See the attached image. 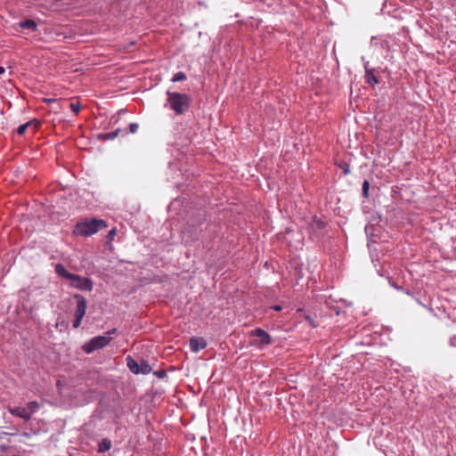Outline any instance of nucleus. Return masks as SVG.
Returning <instances> with one entry per match:
<instances>
[{
	"label": "nucleus",
	"mask_w": 456,
	"mask_h": 456,
	"mask_svg": "<svg viewBox=\"0 0 456 456\" xmlns=\"http://www.w3.org/2000/svg\"><path fill=\"white\" fill-rule=\"evenodd\" d=\"M54 270L60 277L69 281L70 287L74 289L91 291L94 288V282L91 279L69 273L62 264H56Z\"/></svg>",
	"instance_id": "nucleus-1"
},
{
	"label": "nucleus",
	"mask_w": 456,
	"mask_h": 456,
	"mask_svg": "<svg viewBox=\"0 0 456 456\" xmlns=\"http://www.w3.org/2000/svg\"><path fill=\"white\" fill-rule=\"evenodd\" d=\"M107 224L102 219L92 218L78 222L74 229V233L80 236H91L100 230L105 228Z\"/></svg>",
	"instance_id": "nucleus-2"
},
{
	"label": "nucleus",
	"mask_w": 456,
	"mask_h": 456,
	"mask_svg": "<svg viewBox=\"0 0 456 456\" xmlns=\"http://www.w3.org/2000/svg\"><path fill=\"white\" fill-rule=\"evenodd\" d=\"M167 101L170 109L174 110L176 115H182L189 110L191 100L188 94L167 91Z\"/></svg>",
	"instance_id": "nucleus-3"
},
{
	"label": "nucleus",
	"mask_w": 456,
	"mask_h": 456,
	"mask_svg": "<svg viewBox=\"0 0 456 456\" xmlns=\"http://www.w3.org/2000/svg\"><path fill=\"white\" fill-rule=\"evenodd\" d=\"M111 339V337L105 335L96 336L91 338L88 342L85 343L82 348L86 354H92L93 352L108 346Z\"/></svg>",
	"instance_id": "nucleus-4"
},
{
	"label": "nucleus",
	"mask_w": 456,
	"mask_h": 456,
	"mask_svg": "<svg viewBox=\"0 0 456 456\" xmlns=\"http://www.w3.org/2000/svg\"><path fill=\"white\" fill-rule=\"evenodd\" d=\"M74 298L77 301V308L75 311V316L83 317L86 314L87 309V301L86 297L81 294H75Z\"/></svg>",
	"instance_id": "nucleus-5"
},
{
	"label": "nucleus",
	"mask_w": 456,
	"mask_h": 456,
	"mask_svg": "<svg viewBox=\"0 0 456 456\" xmlns=\"http://www.w3.org/2000/svg\"><path fill=\"white\" fill-rule=\"evenodd\" d=\"M251 336H255L260 338L259 345L268 346L272 344L271 336L263 329L257 328L251 331Z\"/></svg>",
	"instance_id": "nucleus-6"
},
{
	"label": "nucleus",
	"mask_w": 456,
	"mask_h": 456,
	"mask_svg": "<svg viewBox=\"0 0 456 456\" xmlns=\"http://www.w3.org/2000/svg\"><path fill=\"white\" fill-rule=\"evenodd\" d=\"M207 346V342L202 338L192 337L190 339V348L191 352L197 353L200 350H203Z\"/></svg>",
	"instance_id": "nucleus-7"
},
{
	"label": "nucleus",
	"mask_w": 456,
	"mask_h": 456,
	"mask_svg": "<svg viewBox=\"0 0 456 456\" xmlns=\"http://www.w3.org/2000/svg\"><path fill=\"white\" fill-rule=\"evenodd\" d=\"M9 412L12 415L20 417L26 421H28L31 419V413H29L28 411L23 407L10 408Z\"/></svg>",
	"instance_id": "nucleus-8"
},
{
	"label": "nucleus",
	"mask_w": 456,
	"mask_h": 456,
	"mask_svg": "<svg viewBox=\"0 0 456 456\" xmlns=\"http://www.w3.org/2000/svg\"><path fill=\"white\" fill-rule=\"evenodd\" d=\"M374 69H367L364 76L366 83L371 86H374L379 83L378 77L374 74Z\"/></svg>",
	"instance_id": "nucleus-9"
},
{
	"label": "nucleus",
	"mask_w": 456,
	"mask_h": 456,
	"mask_svg": "<svg viewBox=\"0 0 456 456\" xmlns=\"http://www.w3.org/2000/svg\"><path fill=\"white\" fill-rule=\"evenodd\" d=\"M119 134L125 135V134H126V132H125L121 128H117L116 130H114L112 132L100 134L99 138L104 139V140H113Z\"/></svg>",
	"instance_id": "nucleus-10"
},
{
	"label": "nucleus",
	"mask_w": 456,
	"mask_h": 456,
	"mask_svg": "<svg viewBox=\"0 0 456 456\" xmlns=\"http://www.w3.org/2000/svg\"><path fill=\"white\" fill-rule=\"evenodd\" d=\"M309 225L314 230L322 231L326 227V223L318 216H314L309 223Z\"/></svg>",
	"instance_id": "nucleus-11"
},
{
	"label": "nucleus",
	"mask_w": 456,
	"mask_h": 456,
	"mask_svg": "<svg viewBox=\"0 0 456 456\" xmlns=\"http://www.w3.org/2000/svg\"><path fill=\"white\" fill-rule=\"evenodd\" d=\"M112 446L111 440L109 438L102 439L98 444V452L104 453L110 450Z\"/></svg>",
	"instance_id": "nucleus-12"
},
{
	"label": "nucleus",
	"mask_w": 456,
	"mask_h": 456,
	"mask_svg": "<svg viewBox=\"0 0 456 456\" xmlns=\"http://www.w3.org/2000/svg\"><path fill=\"white\" fill-rule=\"evenodd\" d=\"M19 26L21 28L28 29V30H31V31L37 30V24L36 23V21L33 20H30V19L20 21L19 22Z\"/></svg>",
	"instance_id": "nucleus-13"
},
{
	"label": "nucleus",
	"mask_w": 456,
	"mask_h": 456,
	"mask_svg": "<svg viewBox=\"0 0 456 456\" xmlns=\"http://www.w3.org/2000/svg\"><path fill=\"white\" fill-rule=\"evenodd\" d=\"M126 365L134 374H140L139 363L131 356L126 357Z\"/></svg>",
	"instance_id": "nucleus-14"
},
{
	"label": "nucleus",
	"mask_w": 456,
	"mask_h": 456,
	"mask_svg": "<svg viewBox=\"0 0 456 456\" xmlns=\"http://www.w3.org/2000/svg\"><path fill=\"white\" fill-rule=\"evenodd\" d=\"M34 126V128L37 129V126H39V122L37 121V120H30L23 125H20L18 128H17V133L18 134L20 135H22L25 134L27 128L28 126Z\"/></svg>",
	"instance_id": "nucleus-15"
},
{
	"label": "nucleus",
	"mask_w": 456,
	"mask_h": 456,
	"mask_svg": "<svg viewBox=\"0 0 456 456\" xmlns=\"http://www.w3.org/2000/svg\"><path fill=\"white\" fill-rule=\"evenodd\" d=\"M140 374H149L151 371V367L147 361L142 360L139 363Z\"/></svg>",
	"instance_id": "nucleus-16"
},
{
	"label": "nucleus",
	"mask_w": 456,
	"mask_h": 456,
	"mask_svg": "<svg viewBox=\"0 0 456 456\" xmlns=\"http://www.w3.org/2000/svg\"><path fill=\"white\" fill-rule=\"evenodd\" d=\"M28 409L29 410V413L36 412L39 408V403L37 401H31L28 403Z\"/></svg>",
	"instance_id": "nucleus-17"
},
{
	"label": "nucleus",
	"mask_w": 456,
	"mask_h": 456,
	"mask_svg": "<svg viewBox=\"0 0 456 456\" xmlns=\"http://www.w3.org/2000/svg\"><path fill=\"white\" fill-rule=\"evenodd\" d=\"M184 80H186V75L182 71L175 73L172 77V82H180Z\"/></svg>",
	"instance_id": "nucleus-18"
},
{
	"label": "nucleus",
	"mask_w": 456,
	"mask_h": 456,
	"mask_svg": "<svg viewBox=\"0 0 456 456\" xmlns=\"http://www.w3.org/2000/svg\"><path fill=\"white\" fill-rule=\"evenodd\" d=\"M369 190H370V183L368 180H364L362 183V196L366 199L369 198Z\"/></svg>",
	"instance_id": "nucleus-19"
},
{
	"label": "nucleus",
	"mask_w": 456,
	"mask_h": 456,
	"mask_svg": "<svg viewBox=\"0 0 456 456\" xmlns=\"http://www.w3.org/2000/svg\"><path fill=\"white\" fill-rule=\"evenodd\" d=\"M338 166L343 170V174L345 175L350 174L351 170H350V165L348 163L343 161Z\"/></svg>",
	"instance_id": "nucleus-20"
},
{
	"label": "nucleus",
	"mask_w": 456,
	"mask_h": 456,
	"mask_svg": "<svg viewBox=\"0 0 456 456\" xmlns=\"http://www.w3.org/2000/svg\"><path fill=\"white\" fill-rule=\"evenodd\" d=\"M69 107L76 115L78 114L81 110V105L79 102H71Z\"/></svg>",
	"instance_id": "nucleus-21"
},
{
	"label": "nucleus",
	"mask_w": 456,
	"mask_h": 456,
	"mask_svg": "<svg viewBox=\"0 0 456 456\" xmlns=\"http://www.w3.org/2000/svg\"><path fill=\"white\" fill-rule=\"evenodd\" d=\"M139 128V125L137 123H130L129 124V132L131 134H135Z\"/></svg>",
	"instance_id": "nucleus-22"
},
{
	"label": "nucleus",
	"mask_w": 456,
	"mask_h": 456,
	"mask_svg": "<svg viewBox=\"0 0 456 456\" xmlns=\"http://www.w3.org/2000/svg\"><path fill=\"white\" fill-rule=\"evenodd\" d=\"M82 320H83V317L75 316V320L73 322V327L75 329L78 328L81 325Z\"/></svg>",
	"instance_id": "nucleus-23"
},
{
	"label": "nucleus",
	"mask_w": 456,
	"mask_h": 456,
	"mask_svg": "<svg viewBox=\"0 0 456 456\" xmlns=\"http://www.w3.org/2000/svg\"><path fill=\"white\" fill-rule=\"evenodd\" d=\"M362 64H363V68H364V70L367 71V69H371L370 67H369V61L365 59V57H362Z\"/></svg>",
	"instance_id": "nucleus-24"
},
{
	"label": "nucleus",
	"mask_w": 456,
	"mask_h": 456,
	"mask_svg": "<svg viewBox=\"0 0 456 456\" xmlns=\"http://www.w3.org/2000/svg\"><path fill=\"white\" fill-rule=\"evenodd\" d=\"M56 101H57V99H55V98H45L44 99V102H45L47 104L53 103Z\"/></svg>",
	"instance_id": "nucleus-25"
},
{
	"label": "nucleus",
	"mask_w": 456,
	"mask_h": 456,
	"mask_svg": "<svg viewBox=\"0 0 456 456\" xmlns=\"http://www.w3.org/2000/svg\"><path fill=\"white\" fill-rule=\"evenodd\" d=\"M116 235V229H111L108 233V238L112 239Z\"/></svg>",
	"instance_id": "nucleus-26"
},
{
	"label": "nucleus",
	"mask_w": 456,
	"mask_h": 456,
	"mask_svg": "<svg viewBox=\"0 0 456 456\" xmlns=\"http://www.w3.org/2000/svg\"><path fill=\"white\" fill-rule=\"evenodd\" d=\"M116 332H117V329H115V328H114V329H111V330H108V331L106 332V335H105V336H109V337H110V335L116 334Z\"/></svg>",
	"instance_id": "nucleus-27"
},
{
	"label": "nucleus",
	"mask_w": 456,
	"mask_h": 456,
	"mask_svg": "<svg viewBox=\"0 0 456 456\" xmlns=\"http://www.w3.org/2000/svg\"><path fill=\"white\" fill-rule=\"evenodd\" d=\"M372 229V226H370V225H367L365 227V232L366 234L369 236L370 235V231Z\"/></svg>",
	"instance_id": "nucleus-28"
},
{
	"label": "nucleus",
	"mask_w": 456,
	"mask_h": 456,
	"mask_svg": "<svg viewBox=\"0 0 456 456\" xmlns=\"http://www.w3.org/2000/svg\"><path fill=\"white\" fill-rule=\"evenodd\" d=\"M273 310L275 311H281V306L279 305H275L272 307Z\"/></svg>",
	"instance_id": "nucleus-29"
},
{
	"label": "nucleus",
	"mask_w": 456,
	"mask_h": 456,
	"mask_svg": "<svg viewBox=\"0 0 456 456\" xmlns=\"http://www.w3.org/2000/svg\"><path fill=\"white\" fill-rule=\"evenodd\" d=\"M390 284H391L394 288H395L396 289H398V290H401V289H402V287L397 286V285H395V284H394V283H392L391 281H390Z\"/></svg>",
	"instance_id": "nucleus-30"
},
{
	"label": "nucleus",
	"mask_w": 456,
	"mask_h": 456,
	"mask_svg": "<svg viewBox=\"0 0 456 456\" xmlns=\"http://www.w3.org/2000/svg\"><path fill=\"white\" fill-rule=\"evenodd\" d=\"M4 72V69L0 66V75L3 74Z\"/></svg>",
	"instance_id": "nucleus-31"
},
{
	"label": "nucleus",
	"mask_w": 456,
	"mask_h": 456,
	"mask_svg": "<svg viewBox=\"0 0 456 456\" xmlns=\"http://www.w3.org/2000/svg\"><path fill=\"white\" fill-rule=\"evenodd\" d=\"M162 375H163V373H162V372L158 373V376H159V377H162Z\"/></svg>",
	"instance_id": "nucleus-32"
}]
</instances>
